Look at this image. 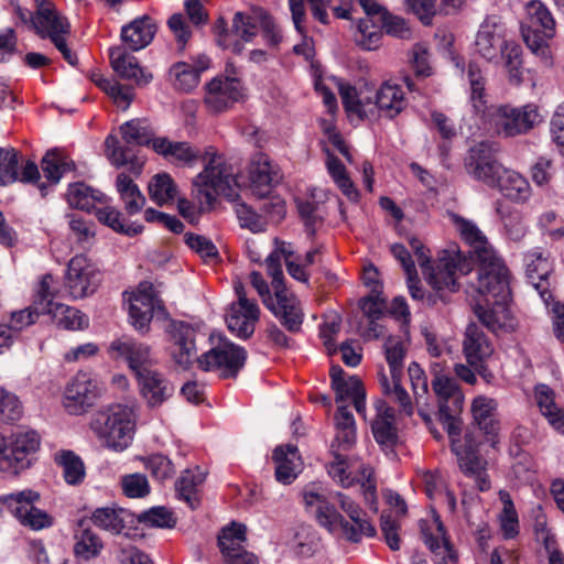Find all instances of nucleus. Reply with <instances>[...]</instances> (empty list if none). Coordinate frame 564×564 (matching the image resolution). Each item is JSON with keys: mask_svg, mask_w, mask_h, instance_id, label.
<instances>
[{"mask_svg": "<svg viewBox=\"0 0 564 564\" xmlns=\"http://www.w3.org/2000/svg\"><path fill=\"white\" fill-rule=\"evenodd\" d=\"M129 316L132 326L143 333L149 329L153 317L165 318L167 313L149 281L140 282L129 296Z\"/></svg>", "mask_w": 564, "mask_h": 564, "instance_id": "obj_13", "label": "nucleus"}, {"mask_svg": "<svg viewBox=\"0 0 564 564\" xmlns=\"http://www.w3.org/2000/svg\"><path fill=\"white\" fill-rule=\"evenodd\" d=\"M265 11L254 9L252 13L238 11L232 18L231 30L228 31L224 19L216 22L217 43L223 48H231L235 53L242 51V45L236 39L250 42L261 28Z\"/></svg>", "mask_w": 564, "mask_h": 564, "instance_id": "obj_10", "label": "nucleus"}, {"mask_svg": "<svg viewBox=\"0 0 564 564\" xmlns=\"http://www.w3.org/2000/svg\"><path fill=\"white\" fill-rule=\"evenodd\" d=\"M110 350L128 362L135 377H139L140 372L154 369L155 359L149 345L122 337L111 343Z\"/></svg>", "mask_w": 564, "mask_h": 564, "instance_id": "obj_23", "label": "nucleus"}, {"mask_svg": "<svg viewBox=\"0 0 564 564\" xmlns=\"http://www.w3.org/2000/svg\"><path fill=\"white\" fill-rule=\"evenodd\" d=\"M53 275L42 276L34 296V310L37 314H48L58 327L69 330L84 329L88 326V317L79 310L55 303L54 292L51 290Z\"/></svg>", "mask_w": 564, "mask_h": 564, "instance_id": "obj_8", "label": "nucleus"}, {"mask_svg": "<svg viewBox=\"0 0 564 564\" xmlns=\"http://www.w3.org/2000/svg\"><path fill=\"white\" fill-rule=\"evenodd\" d=\"M137 380L140 395L151 409L161 406L175 391L171 381L156 369L140 372Z\"/></svg>", "mask_w": 564, "mask_h": 564, "instance_id": "obj_25", "label": "nucleus"}, {"mask_svg": "<svg viewBox=\"0 0 564 564\" xmlns=\"http://www.w3.org/2000/svg\"><path fill=\"white\" fill-rule=\"evenodd\" d=\"M508 299L478 297L473 308L479 322L490 332L497 334L512 328L511 313L507 306Z\"/></svg>", "mask_w": 564, "mask_h": 564, "instance_id": "obj_22", "label": "nucleus"}, {"mask_svg": "<svg viewBox=\"0 0 564 564\" xmlns=\"http://www.w3.org/2000/svg\"><path fill=\"white\" fill-rule=\"evenodd\" d=\"M499 498L503 505L502 512L499 517L500 528L506 539H512L519 532L518 514L509 492L500 490Z\"/></svg>", "mask_w": 564, "mask_h": 564, "instance_id": "obj_61", "label": "nucleus"}, {"mask_svg": "<svg viewBox=\"0 0 564 564\" xmlns=\"http://www.w3.org/2000/svg\"><path fill=\"white\" fill-rule=\"evenodd\" d=\"M285 243L280 242L275 250L267 257L265 264L268 275L272 279L271 284L274 290L275 297L279 300V303H283V310L289 308L293 316L290 321H286L288 330L296 333L301 329L303 323V312L295 295L284 286L281 261L282 258L285 259Z\"/></svg>", "mask_w": 564, "mask_h": 564, "instance_id": "obj_11", "label": "nucleus"}, {"mask_svg": "<svg viewBox=\"0 0 564 564\" xmlns=\"http://www.w3.org/2000/svg\"><path fill=\"white\" fill-rule=\"evenodd\" d=\"M534 394L542 415L554 430L564 434V410L555 403L554 391L541 383L535 387Z\"/></svg>", "mask_w": 564, "mask_h": 564, "instance_id": "obj_42", "label": "nucleus"}, {"mask_svg": "<svg viewBox=\"0 0 564 564\" xmlns=\"http://www.w3.org/2000/svg\"><path fill=\"white\" fill-rule=\"evenodd\" d=\"M527 17L521 23V33L527 46L542 58L549 57V40L555 35V20L550 10L539 0L530 1Z\"/></svg>", "mask_w": 564, "mask_h": 564, "instance_id": "obj_6", "label": "nucleus"}, {"mask_svg": "<svg viewBox=\"0 0 564 564\" xmlns=\"http://www.w3.org/2000/svg\"><path fill=\"white\" fill-rule=\"evenodd\" d=\"M100 382L90 373L78 372L67 384L64 406L69 414L80 415L91 408L101 393Z\"/></svg>", "mask_w": 564, "mask_h": 564, "instance_id": "obj_18", "label": "nucleus"}, {"mask_svg": "<svg viewBox=\"0 0 564 564\" xmlns=\"http://www.w3.org/2000/svg\"><path fill=\"white\" fill-rule=\"evenodd\" d=\"M153 150L165 160L177 164H192L199 158V152L187 142L172 141L165 137L153 140Z\"/></svg>", "mask_w": 564, "mask_h": 564, "instance_id": "obj_35", "label": "nucleus"}, {"mask_svg": "<svg viewBox=\"0 0 564 564\" xmlns=\"http://www.w3.org/2000/svg\"><path fill=\"white\" fill-rule=\"evenodd\" d=\"M167 333L172 344V357L183 369H188L194 360L203 371H215L221 378H236L247 360V351L228 339L197 357L195 329L187 323L172 321Z\"/></svg>", "mask_w": 564, "mask_h": 564, "instance_id": "obj_1", "label": "nucleus"}, {"mask_svg": "<svg viewBox=\"0 0 564 564\" xmlns=\"http://www.w3.org/2000/svg\"><path fill=\"white\" fill-rule=\"evenodd\" d=\"M382 28L375 19L366 17L357 25L355 42L364 50H376L380 45Z\"/></svg>", "mask_w": 564, "mask_h": 564, "instance_id": "obj_56", "label": "nucleus"}, {"mask_svg": "<svg viewBox=\"0 0 564 564\" xmlns=\"http://www.w3.org/2000/svg\"><path fill=\"white\" fill-rule=\"evenodd\" d=\"M375 440L381 446L391 448L398 442V432L394 426V409L383 401L377 404V416L371 424Z\"/></svg>", "mask_w": 564, "mask_h": 564, "instance_id": "obj_34", "label": "nucleus"}, {"mask_svg": "<svg viewBox=\"0 0 564 564\" xmlns=\"http://www.w3.org/2000/svg\"><path fill=\"white\" fill-rule=\"evenodd\" d=\"M56 463L62 466L64 479L69 485H78L85 477V467L82 459L73 452L64 451L55 456Z\"/></svg>", "mask_w": 564, "mask_h": 564, "instance_id": "obj_59", "label": "nucleus"}, {"mask_svg": "<svg viewBox=\"0 0 564 564\" xmlns=\"http://www.w3.org/2000/svg\"><path fill=\"white\" fill-rule=\"evenodd\" d=\"M492 188H498L501 194L514 203H524L531 196V186L520 173L503 167L499 181Z\"/></svg>", "mask_w": 564, "mask_h": 564, "instance_id": "obj_39", "label": "nucleus"}, {"mask_svg": "<svg viewBox=\"0 0 564 564\" xmlns=\"http://www.w3.org/2000/svg\"><path fill=\"white\" fill-rule=\"evenodd\" d=\"M468 78L470 84L469 101L473 110L496 134L505 138L524 134L539 122L540 115L534 105L512 107L489 104L485 79L480 69L474 64L468 67Z\"/></svg>", "mask_w": 564, "mask_h": 564, "instance_id": "obj_2", "label": "nucleus"}, {"mask_svg": "<svg viewBox=\"0 0 564 564\" xmlns=\"http://www.w3.org/2000/svg\"><path fill=\"white\" fill-rule=\"evenodd\" d=\"M206 154L210 156L204 171L194 180V186L205 196L207 203H212L217 195L235 200L238 197V182L232 165L220 154Z\"/></svg>", "mask_w": 564, "mask_h": 564, "instance_id": "obj_5", "label": "nucleus"}, {"mask_svg": "<svg viewBox=\"0 0 564 564\" xmlns=\"http://www.w3.org/2000/svg\"><path fill=\"white\" fill-rule=\"evenodd\" d=\"M339 95L343 106L349 115H356L360 119H373L375 106L369 96L348 84H339Z\"/></svg>", "mask_w": 564, "mask_h": 564, "instance_id": "obj_41", "label": "nucleus"}, {"mask_svg": "<svg viewBox=\"0 0 564 564\" xmlns=\"http://www.w3.org/2000/svg\"><path fill=\"white\" fill-rule=\"evenodd\" d=\"M500 25L492 20H486L476 35L475 47L477 53L487 61L498 57L499 51L503 45Z\"/></svg>", "mask_w": 564, "mask_h": 564, "instance_id": "obj_36", "label": "nucleus"}, {"mask_svg": "<svg viewBox=\"0 0 564 564\" xmlns=\"http://www.w3.org/2000/svg\"><path fill=\"white\" fill-rule=\"evenodd\" d=\"M101 283V272L84 254L73 257L67 265L64 288L70 297L84 299L94 294Z\"/></svg>", "mask_w": 564, "mask_h": 564, "instance_id": "obj_14", "label": "nucleus"}, {"mask_svg": "<svg viewBox=\"0 0 564 564\" xmlns=\"http://www.w3.org/2000/svg\"><path fill=\"white\" fill-rule=\"evenodd\" d=\"M409 242L429 284L437 292H456L458 290V276L468 274L473 269L471 261L456 250H443L436 265L432 267L431 256L422 241L417 238H411Z\"/></svg>", "mask_w": 564, "mask_h": 564, "instance_id": "obj_3", "label": "nucleus"}, {"mask_svg": "<svg viewBox=\"0 0 564 564\" xmlns=\"http://www.w3.org/2000/svg\"><path fill=\"white\" fill-rule=\"evenodd\" d=\"M335 438L330 445L332 453L349 452L356 443V423L354 415L345 405H339L335 414Z\"/></svg>", "mask_w": 564, "mask_h": 564, "instance_id": "obj_33", "label": "nucleus"}, {"mask_svg": "<svg viewBox=\"0 0 564 564\" xmlns=\"http://www.w3.org/2000/svg\"><path fill=\"white\" fill-rule=\"evenodd\" d=\"M128 513L123 509L98 508L91 514V522L106 531L119 534L124 528Z\"/></svg>", "mask_w": 564, "mask_h": 564, "instance_id": "obj_52", "label": "nucleus"}, {"mask_svg": "<svg viewBox=\"0 0 564 564\" xmlns=\"http://www.w3.org/2000/svg\"><path fill=\"white\" fill-rule=\"evenodd\" d=\"M109 58L111 67L121 78L132 80L138 86H145L153 78V75L142 68L138 59L123 46L111 47Z\"/></svg>", "mask_w": 564, "mask_h": 564, "instance_id": "obj_28", "label": "nucleus"}, {"mask_svg": "<svg viewBox=\"0 0 564 564\" xmlns=\"http://www.w3.org/2000/svg\"><path fill=\"white\" fill-rule=\"evenodd\" d=\"M19 152L14 148H0V184L8 185L19 178Z\"/></svg>", "mask_w": 564, "mask_h": 564, "instance_id": "obj_62", "label": "nucleus"}, {"mask_svg": "<svg viewBox=\"0 0 564 564\" xmlns=\"http://www.w3.org/2000/svg\"><path fill=\"white\" fill-rule=\"evenodd\" d=\"M250 283L252 288L257 291L260 296L262 303L280 319L281 324L288 329L286 321H290L293 316L291 315V311L289 308L283 310V303H279V300L271 295L270 288L267 281L263 279L262 274L258 271H252L250 273Z\"/></svg>", "mask_w": 564, "mask_h": 564, "instance_id": "obj_47", "label": "nucleus"}, {"mask_svg": "<svg viewBox=\"0 0 564 564\" xmlns=\"http://www.w3.org/2000/svg\"><path fill=\"white\" fill-rule=\"evenodd\" d=\"M93 429L108 448L122 452L130 446L135 430L131 406L115 404L97 414Z\"/></svg>", "mask_w": 564, "mask_h": 564, "instance_id": "obj_4", "label": "nucleus"}, {"mask_svg": "<svg viewBox=\"0 0 564 564\" xmlns=\"http://www.w3.org/2000/svg\"><path fill=\"white\" fill-rule=\"evenodd\" d=\"M451 218L462 239L473 248L477 259L484 257V251H495L487 237L475 223L456 214H453Z\"/></svg>", "mask_w": 564, "mask_h": 564, "instance_id": "obj_43", "label": "nucleus"}, {"mask_svg": "<svg viewBox=\"0 0 564 564\" xmlns=\"http://www.w3.org/2000/svg\"><path fill=\"white\" fill-rule=\"evenodd\" d=\"M66 198L68 204L77 209L90 212L97 202H106V196L84 183L69 185Z\"/></svg>", "mask_w": 564, "mask_h": 564, "instance_id": "obj_48", "label": "nucleus"}, {"mask_svg": "<svg viewBox=\"0 0 564 564\" xmlns=\"http://www.w3.org/2000/svg\"><path fill=\"white\" fill-rule=\"evenodd\" d=\"M247 541V527L242 523L232 522L224 528L218 535V547L223 557L229 553L237 552L245 547Z\"/></svg>", "mask_w": 564, "mask_h": 564, "instance_id": "obj_54", "label": "nucleus"}, {"mask_svg": "<svg viewBox=\"0 0 564 564\" xmlns=\"http://www.w3.org/2000/svg\"><path fill=\"white\" fill-rule=\"evenodd\" d=\"M150 198L158 205H163L176 196V185L167 173L154 175L148 186Z\"/></svg>", "mask_w": 564, "mask_h": 564, "instance_id": "obj_57", "label": "nucleus"}, {"mask_svg": "<svg viewBox=\"0 0 564 564\" xmlns=\"http://www.w3.org/2000/svg\"><path fill=\"white\" fill-rule=\"evenodd\" d=\"M372 105L375 106V118L377 115H382L393 119L406 108L408 101L402 86L388 80L377 90Z\"/></svg>", "mask_w": 564, "mask_h": 564, "instance_id": "obj_30", "label": "nucleus"}, {"mask_svg": "<svg viewBox=\"0 0 564 564\" xmlns=\"http://www.w3.org/2000/svg\"><path fill=\"white\" fill-rule=\"evenodd\" d=\"M275 463V479L290 485L297 477L300 467V456L297 447L294 445L278 446L272 455Z\"/></svg>", "mask_w": 564, "mask_h": 564, "instance_id": "obj_38", "label": "nucleus"}, {"mask_svg": "<svg viewBox=\"0 0 564 564\" xmlns=\"http://www.w3.org/2000/svg\"><path fill=\"white\" fill-rule=\"evenodd\" d=\"M122 139L128 144L149 145L153 148L154 131L145 119H132L120 127Z\"/></svg>", "mask_w": 564, "mask_h": 564, "instance_id": "obj_49", "label": "nucleus"}, {"mask_svg": "<svg viewBox=\"0 0 564 564\" xmlns=\"http://www.w3.org/2000/svg\"><path fill=\"white\" fill-rule=\"evenodd\" d=\"M243 97L240 79L234 76L216 77L205 87L204 104L209 112L220 113L242 100Z\"/></svg>", "mask_w": 564, "mask_h": 564, "instance_id": "obj_19", "label": "nucleus"}, {"mask_svg": "<svg viewBox=\"0 0 564 564\" xmlns=\"http://www.w3.org/2000/svg\"><path fill=\"white\" fill-rule=\"evenodd\" d=\"M107 158L117 167L127 166L134 174L140 175L144 165V159L139 156L129 145L122 147L113 135L106 139Z\"/></svg>", "mask_w": 564, "mask_h": 564, "instance_id": "obj_40", "label": "nucleus"}, {"mask_svg": "<svg viewBox=\"0 0 564 564\" xmlns=\"http://www.w3.org/2000/svg\"><path fill=\"white\" fill-rule=\"evenodd\" d=\"M497 152L498 149L494 143L479 142L475 144L464 160L466 173L489 187L495 186L505 167L498 161Z\"/></svg>", "mask_w": 564, "mask_h": 564, "instance_id": "obj_15", "label": "nucleus"}, {"mask_svg": "<svg viewBox=\"0 0 564 564\" xmlns=\"http://www.w3.org/2000/svg\"><path fill=\"white\" fill-rule=\"evenodd\" d=\"M6 460L14 474L30 468L36 460L41 447V436L34 430L19 429L6 440Z\"/></svg>", "mask_w": 564, "mask_h": 564, "instance_id": "obj_16", "label": "nucleus"}, {"mask_svg": "<svg viewBox=\"0 0 564 564\" xmlns=\"http://www.w3.org/2000/svg\"><path fill=\"white\" fill-rule=\"evenodd\" d=\"M332 454L334 456V460L327 465L328 475L334 481L344 488L352 486L356 479L347 473L348 456L337 452Z\"/></svg>", "mask_w": 564, "mask_h": 564, "instance_id": "obj_64", "label": "nucleus"}, {"mask_svg": "<svg viewBox=\"0 0 564 564\" xmlns=\"http://www.w3.org/2000/svg\"><path fill=\"white\" fill-rule=\"evenodd\" d=\"M463 351L468 365H480L494 352L492 343L476 324H469L465 330Z\"/></svg>", "mask_w": 564, "mask_h": 564, "instance_id": "obj_31", "label": "nucleus"}, {"mask_svg": "<svg viewBox=\"0 0 564 564\" xmlns=\"http://www.w3.org/2000/svg\"><path fill=\"white\" fill-rule=\"evenodd\" d=\"M386 359L390 369V377L402 376L403 359L406 354L405 341L399 336H389L384 343Z\"/></svg>", "mask_w": 564, "mask_h": 564, "instance_id": "obj_58", "label": "nucleus"}, {"mask_svg": "<svg viewBox=\"0 0 564 564\" xmlns=\"http://www.w3.org/2000/svg\"><path fill=\"white\" fill-rule=\"evenodd\" d=\"M204 480L205 474L198 467L184 470L175 482L177 498L186 502L191 509L197 508L199 505L197 487Z\"/></svg>", "mask_w": 564, "mask_h": 564, "instance_id": "obj_44", "label": "nucleus"}, {"mask_svg": "<svg viewBox=\"0 0 564 564\" xmlns=\"http://www.w3.org/2000/svg\"><path fill=\"white\" fill-rule=\"evenodd\" d=\"M333 498L351 521L349 522L343 517L341 534L347 541L358 543L364 536L372 538L376 535L375 527L367 519L358 503L343 492H335Z\"/></svg>", "mask_w": 564, "mask_h": 564, "instance_id": "obj_20", "label": "nucleus"}, {"mask_svg": "<svg viewBox=\"0 0 564 564\" xmlns=\"http://www.w3.org/2000/svg\"><path fill=\"white\" fill-rule=\"evenodd\" d=\"M401 377L402 376L389 378L384 371L381 370L379 372V382L381 384L382 392L392 401L398 402L402 412L406 415H411L413 413V406L410 395L400 383Z\"/></svg>", "mask_w": 564, "mask_h": 564, "instance_id": "obj_53", "label": "nucleus"}, {"mask_svg": "<svg viewBox=\"0 0 564 564\" xmlns=\"http://www.w3.org/2000/svg\"><path fill=\"white\" fill-rule=\"evenodd\" d=\"M452 437V451L457 457L460 470L474 479L477 488L480 491H486L490 488V481L486 473V462L475 451V445L469 444L463 448L460 440Z\"/></svg>", "mask_w": 564, "mask_h": 564, "instance_id": "obj_26", "label": "nucleus"}, {"mask_svg": "<svg viewBox=\"0 0 564 564\" xmlns=\"http://www.w3.org/2000/svg\"><path fill=\"white\" fill-rule=\"evenodd\" d=\"M471 413L478 427L494 442L499 431L497 401L492 398L478 395L473 400Z\"/></svg>", "mask_w": 564, "mask_h": 564, "instance_id": "obj_37", "label": "nucleus"}, {"mask_svg": "<svg viewBox=\"0 0 564 564\" xmlns=\"http://www.w3.org/2000/svg\"><path fill=\"white\" fill-rule=\"evenodd\" d=\"M334 495H325L315 487H306L303 490V501L308 512L313 513L318 524L329 532L341 530L343 516L329 502Z\"/></svg>", "mask_w": 564, "mask_h": 564, "instance_id": "obj_21", "label": "nucleus"}, {"mask_svg": "<svg viewBox=\"0 0 564 564\" xmlns=\"http://www.w3.org/2000/svg\"><path fill=\"white\" fill-rule=\"evenodd\" d=\"M424 543L433 553L443 554V558L437 564H447L446 558L455 563L458 560V555L453 550V546L445 536L443 523L436 519V533L433 534L427 530L422 531Z\"/></svg>", "mask_w": 564, "mask_h": 564, "instance_id": "obj_51", "label": "nucleus"}, {"mask_svg": "<svg viewBox=\"0 0 564 564\" xmlns=\"http://www.w3.org/2000/svg\"><path fill=\"white\" fill-rule=\"evenodd\" d=\"M39 500L40 494L32 489L0 496V503L4 505L22 525L35 531L50 528L54 523L46 511L33 506Z\"/></svg>", "mask_w": 564, "mask_h": 564, "instance_id": "obj_12", "label": "nucleus"}, {"mask_svg": "<svg viewBox=\"0 0 564 564\" xmlns=\"http://www.w3.org/2000/svg\"><path fill=\"white\" fill-rule=\"evenodd\" d=\"M235 292L238 301L231 303L226 317L228 329L239 338L247 339L253 333L259 321L260 308L258 304L247 297L241 282H235Z\"/></svg>", "mask_w": 564, "mask_h": 564, "instance_id": "obj_17", "label": "nucleus"}, {"mask_svg": "<svg viewBox=\"0 0 564 564\" xmlns=\"http://www.w3.org/2000/svg\"><path fill=\"white\" fill-rule=\"evenodd\" d=\"M477 259V281L471 285L478 297L508 299L510 272L496 251H484Z\"/></svg>", "mask_w": 564, "mask_h": 564, "instance_id": "obj_7", "label": "nucleus"}, {"mask_svg": "<svg viewBox=\"0 0 564 564\" xmlns=\"http://www.w3.org/2000/svg\"><path fill=\"white\" fill-rule=\"evenodd\" d=\"M31 23L36 33L42 37H59L68 35L69 23L66 18L62 17L55 6L47 0H36V11L31 17Z\"/></svg>", "mask_w": 564, "mask_h": 564, "instance_id": "obj_24", "label": "nucleus"}, {"mask_svg": "<svg viewBox=\"0 0 564 564\" xmlns=\"http://www.w3.org/2000/svg\"><path fill=\"white\" fill-rule=\"evenodd\" d=\"M499 53L501 54L505 66L509 73L510 82L518 85L521 83V47L514 42H506L501 46Z\"/></svg>", "mask_w": 564, "mask_h": 564, "instance_id": "obj_63", "label": "nucleus"}, {"mask_svg": "<svg viewBox=\"0 0 564 564\" xmlns=\"http://www.w3.org/2000/svg\"><path fill=\"white\" fill-rule=\"evenodd\" d=\"M75 167L74 162L58 150H50L41 161V169L50 185H56L63 175Z\"/></svg>", "mask_w": 564, "mask_h": 564, "instance_id": "obj_45", "label": "nucleus"}, {"mask_svg": "<svg viewBox=\"0 0 564 564\" xmlns=\"http://www.w3.org/2000/svg\"><path fill=\"white\" fill-rule=\"evenodd\" d=\"M249 180L252 193L259 197L270 194L272 187L282 180V174L276 165L265 154H257L249 166Z\"/></svg>", "mask_w": 564, "mask_h": 564, "instance_id": "obj_27", "label": "nucleus"}, {"mask_svg": "<svg viewBox=\"0 0 564 564\" xmlns=\"http://www.w3.org/2000/svg\"><path fill=\"white\" fill-rule=\"evenodd\" d=\"M97 219L104 225L110 227L117 232L133 237L142 232L143 226L140 224L126 225L121 213L112 206H106L96 210Z\"/></svg>", "mask_w": 564, "mask_h": 564, "instance_id": "obj_55", "label": "nucleus"}, {"mask_svg": "<svg viewBox=\"0 0 564 564\" xmlns=\"http://www.w3.org/2000/svg\"><path fill=\"white\" fill-rule=\"evenodd\" d=\"M432 388L437 398V419L449 436H458L462 421L459 414L464 404V394L456 381L445 376H436L432 380Z\"/></svg>", "mask_w": 564, "mask_h": 564, "instance_id": "obj_9", "label": "nucleus"}, {"mask_svg": "<svg viewBox=\"0 0 564 564\" xmlns=\"http://www.w3.org/2000/svg\"><path fill=\"white\" fill-rule=\"evenodd\" d=\"M156 33V24L149 15L134 19L121 30V40L131 51L148 46Z\"/></svg>", "mask_w": 564, "mask_h": 564, "instance_id": "obj_32", "label": "nucleus"}, {"mask_svg": "<svg viewBox=\"0 0 564 564\" xmlns=\"http://www.w3.org/2000/svg\"><path fill=\"white\" fill-rule=\"evenodd\" d=\"M78 525L80 530L75 534L74 552L84 560H90L100 553L102 542L96 533L85 527V520H80Z\"/></svg>", "mask_w": 564, "mask_h": 564, "instance_id": "obj_50", "label": "nucleus"}, {"mask_svg": "<svg viewBox=\"0 0 564 564\" xmlns=\"http://www.w3.org/2000/svg\"><path fill=\"white\" fill-rule=\"evenodd\" d=\"M169 75L173 86L185 93L197 87L200 78L192 65L185 62L175 63L170 68Z\"/></svg>", "mask_w": 564, "mask_h": 564, "instance_id": "obj_60", "label": "nucleus"}, {"mask_svg": "<svg viewBox=\"0 0 564 564\" xmlns=\"http://www.w3.org/2000/svg\"><path fill=\"white\" fill-rule=\"evenodd\" d=\"M525 272L529 282L539 292L542 300L547 303L552 297L549 292L547 278L552 271L549 258L540 249H534L524 256Z\"/></svg>", "mask_w": 564, "mask_h": 564, "instance_id": "obj_29", "label": "nucleus"}, {"mask_svg": "<svg viewBox=\"0 0 564 564\" xmlns=\"http://www.w3.org/2000/svg\"><path fill=\"white\" fill-rule=\"evenodd\" d=\"M116 188L123 203L124 210L129 215H135L145 205V197L138 185L126 173L118 174L116 178Z\"/></svg>", "mask_w": 564, "mask_h": 564, "instance_id": "obj_46", "label": "nucleus"}]
</instances>
